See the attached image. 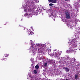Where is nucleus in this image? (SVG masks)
Listing matches in <instances>:
<instances>
[{
    "mask_svg": "<svg viewBox=\"0 0 80 80\" xmlns=\"http://www.w3.org/2000/svg\"><path fill=\"white\" fill-rule=\"evenodd\" d=\"M48 62L49 64H51L52 65H54L55 64V62L54 60L49 59L48 61Z\"/></svg>",
    "mask_w": 80,
    "mask_h": 80,
    "instance_id": "f257e3e1",
    "label": "nucleus"
},
{
    "mask_svg": "<svg viewBox=\"0 0 80 80\" xmlns=\"http://www.w3.org/2000/svg\"><path fill=\"white\" fill-rule=\"evenodd\" d=\"M65 13L66 16V18H67V19H70V13H69L67 11H66L65 12Z\"/></svg>",
    "mask_w": 80,
    "mask_h": 80,
    "instance_id": "f03ea898",
    "label": "nucleus"
},
{
    "mask_svg": "<svg viewBox=\"0 0 80 80\" xmlns=\"http://www.w3.org/2000/svg\"><path fill=\"white\" fill-rule=\"evenodd\" d=\"M41 50L43 51V50H47V47H46V45L45 44H44L42 46L40 47Z\"/></svg>",
    "mask_w": 80,
    "mask_h": 80,
    "instance_id": "7ed1b4c3",
    "label": "nucleus"
},
{
    "mask_svg": "<svg viewBox=\"0 0 80 80\" xmlns=\"http://www.w3.org/2000/svg\"><path fill=\"white\" fill-rule=\"evenodd\" d=\"M27 10H28V12H29V15H30V14L32 13V9H31V7H27Z\"/></svg>",
    "mask_w": 80,
    "mask_h": 80,
    "instance_id": "20e7f679",
    "label": "nucleus"
},
{
    "mask_svg": "<svg viewBox=\"0 0 80 80\" xmlns=\"http://www.w3.org/2000/svg\"><path fill=\"white\" fill-rule=\"evenodd\" d=\"M27 2L28 4L29 5H31V7H33V6H32V0H27Z\"/></svg>",
    "mask_w": 80,
    "mask_h": 80,
    "instance_id": "39448f33",
    "label": "nucleus"
},
{
    "mask_svg": "<svg viewBox=\"0 0 80 80\" xmlns=\"http://www.w3.org/2000/svg\"><path fill=\"white\" fill-rule=\"evenodd\" d=\"M54 56L56 57H59L60 54L58 53V52H56L54 55Z\"/></svg>",
    "mask_w": 80,
    "mask_h": 80,
    "instance_id": "423d86ee",
    "label": "nucleus"
},
{
    "mask_svg": "<svg viewBox=\"0 0 80 80\" xmlns=\"http://www.w3.org/2000/svg\"><path fill=\"white\" fill-rule=\"evenodd\" d=\"M49 2H52L53 3H56V0H48Z\"/></svg>",
    "mask_w": 80,
    "mask_h": 80,
    "instance_id": "0eeeda50",
    "label": "nucleus"
},
{
    "mask_svg": "<svg viewBox=\"0 0 80 80\" xmlns=\"http://www.w3.org/2000/svg\"><path fill=\"white\" fill-rule=\"evenodd\" d=\"M37 2V0H32V6H34L35 5V2Z\"/></svg>",
    "mask_w": 80,
    "mask_h": 80,
    "instance_id": "6e6552de",
    "label": "nucleus"
},
{
    "mask_svg": "<svg viewBox=\"0 0 80 80\" xmlns=\"http://www.w3.org/2000/svg\"><path fill=\"white\" fill-rule=\"evenodd\" d=\"M65 70L66 72H69V69L67 67H66Z\"/></svg>",
    "mask_w": 80,
    "mask_h": 80,
    "instance_id": "1a4fd4ad",
    "label": "nucleus"
},
{
    "mask_svg": "<svg viewBox=\"0 0 80 80\" xmlns=\"http://www.w3.org/2000/svg\"><path fill=\"white\" fill-rule=\"evenodd\" d=\"M75 80H77L78 78H78V74H76L75 75Z\"/></svg>",
    "mask_w": 80,
    "mask_h": 80,
    "instance_id": "9d476101",
    "label": "nucleus"
},
{
    "mask_svg": "<svg viewBox=\"0 0 80 80\" xmlns=\"http://www.w3.org/2000/svg\"><path fill=\"white\" fill-rule=\"evenodd\" d=\"M46 52H48L49 53H50L51 50H50L49 49H48L46 50Z\"/></svg>",
    "mask_w": 80,
    "mask_h": 80,
    "instance_id": "9b49d317",
    "label": "nucleus"
},
{
    "mask_svg": "<svg viewBox=\"0 0 80 80\" xmlns=\"http://www.w3.org/2000/svg\"><path fill=\"white\" fill-rule=\"evenodd\" d=\"M37 46H38V47H41L42 46V44H37Z\"/></svg>",
    "mask_w": 80,
    "mask_h": 80,
    "instance_id": "f8f14e48",
    "label": "nucleus"
},
{
    "mask_svg": "<svg viewBox=\"0 0 80 80\" xmlns=\"http://www.w3.org/2000/svg\"><path fill=\"white\" fill-rule=\"evenodd\" d=\"M38 72H37V70H34L33 71V73H34V74H37V73Z\"/></svg>",
    "mask_w": 80,
    "mask_h": 80,
    "instance_id": "ddd939ff",
    "label": "nucleus"
},
{
    "mask_svg": "<svg viewBox=\"0 0 80 80\" xmlns=\"http://www.w3.org/2000/svg\"><path fill=\"white\" fill-rule=\"evenodd\" d=\"M35 68H36L37 69H38L39 68V66L38 65H36L35 66Z\"/></svg>",
    "mask_w": 80,
    "mask_h": 80,
    "instance_id": "4468645a",
    "label": "nucleus"
},
{
    "mask_svg": "<svg viewBox=\"0 0 80 80\" xmlns=\"http://www.w3.org/2000/svg\"><path fill=\"white\" fill-rule=\"evenodd\" d=\"M75 60H76L75 58H73L72 59L71 61L72 62H75Z\"/></svg>",
    "mask_w": 80,
    "mask_h": 80,
    "instance_id": "2eb2a0df",
    "label": "nucleus"
},
{
    "mask_svg": "<svg viewBox=\"0 0 80 80\" xmlns=\"http://www.w3.org/2000/svg\"><path fill=\"white\" fill-rule=\"evenodd\" d=\"M68 43L69 45L72 44V41L70 40Z\"/></svg>",
    "mask_w": 80,
    "mask_h": 80,
    "instance_id": "dca6fc26",
    "label": "nucleus"
},
{
    "mask_svg": "<svg viewBox=\"0 0 80 80\" xmlns=\"http://www.w3.org/2000/svg\"><path fill=\"white\" fill-rule=\"evenodd\" d=\"M44 67H46L48 63L47 62H46L44 63Z\"/></svg>",
    "mask_w": 80,
    "mask_h": 80,
    "instance_id": "f3484780",
    "label": "nucleus"
},
{
    "mask_svg": "<svg viewBox=\"0 0 80 80\" xmlns=\"http://www.w3.org/2000/svg\"><path fill=\"white\" fill-rule=\"evenodd\" d=\"M49 6L51 7V6H52V5H53V4L52 3H50L49 4Z\"/></svg>",
    "mask_w": 80,
    "mask_h": 80,
    "instance_id": "a211bd4d",
    "label": "nucleus"
},
{
    "mask_svg": "<svg viewBox=\"0 0 80 80\" xmlns=\"http://www.w3.org/2000/svg\"><path fill=\"white\" fill-rule=\"evenodd\" d=\"M71 62L72 64V65H73V64H74V61H71Z\"/></svg>",
    "mask_w": 80,
    "mask_h": 80,
    "instance_id": "6ab92c4d",
    "label": "nucleus"
},
{
    "mask_svg": "<svg viewBox=\"0 0 80 80\" xmlns=\"http://www.w3.org/2000/svg\"><path fill=\"white\" fill-rule=\"evenodd\" d=\"M30 34H31V35H33V32H30Z\"/></svg>",
    "mask_w": 80,
    "mask_h": 80,
    "instance_id": "aec40b11",
    "label": "nucleus"
},
{
    "mask_svg": "<svg viewBox=\"0 0 80 80\" xmlns=\"http://www.w3.org/2000/svg\"><path fill=\"white\" fill-rule=\"evenodd\" d=\"M65 68H66V67H64L62 68V69H64V70H65Z\"/></svg>",
    "mask_w": 80,
    "mask_h": 80,
    "instance_id": "412c9836",
    "label": "nucleus"
},
{
    "mask_svg": "<svg viewBox=\"0 0 80 80\" xmlns=\"http://www.w3.org/2000/svg\"><path fill=\"white\" fill-rule=\"evenodd\" d=\"M8 54H6V55L5 56V57H8Z\"/></svg>",
    "mask_w": 80,
    "mask_h": 80,
    "instance_id": "4be33fe9",
    "label": "nucleus"
},
{
    "mask_svg": "<svg viewBox=\"0 0 80 80\" xmlns=\"http://www.w3.org/2000/svg\"><path fill=\"white\" fill-rule=\"evenodd\" d=\"M1 60H2V61H3V60H5V59L3 58V59H1Z\"/></svg>",
    "mask_w": 80,
    "mask_h": 80,
    "instance_id": "5701e85b",
    "label": "nucleus"
},
{
    "mask_svg": "<svg viewBox=\"0 0 80 80\" xmlns=\"http://www.w3.org/2000/svg\"><path fill=\"white\" fill-rule=\"evenodd\" d=\"M54 14V13H52L51 14L52 15H53V14Z\"/></svg>",
    "mask_w": 80,
    "mask_h": 80,
    "instance_id": "b1692460",
    "label": "nucleus"
},
{
    "mask_svg": "<svg viewBox=\"0 0 80 80\" xmlns=\"http://www.w3.org/2000/svg\"><path fill=\"white\" fill-rule=\"evenodd\" d=\"M68 0H65V1H67Z\"/></svg>",
    "mask_w": 80,
    "mask_h": 80,
    "instance_id": "393cba45",
    "label": "nucleus"
},
{
    "mask_svg": "<svg viewBox=\"0 0 80 80\" xmlns=\"http://www.w3.org/2000/svg\"><path fill=\"white\" fill-rule=\"evenodd\" d=\"M66 80H68V79H66Z\"/></svg>",
    "mask_w": 80,
    "mask_h": 80,
    "instance_id": "a878e982",
    "label": "nucleus"
},
{
    "mask_svg": "<svg viewBox=\"0 0 80 80\" xmlns=\"http://www.w3.org/2000/svg\"><path fill=\"white\" fill-rule=\"evenodd\" d=\"M24 29H25V28H24Z\"/></svg>",
    "mask_w": 80,
    "mask_h": 80,
    "instance_id": "bb28decb",
    "label": "nucleus"
},
{
    "mask_svg": "<svg viewBox=\"0 0 80 80\" xmlns=\"http://www.w3.org/2000/svg\"><path fill=\"white\" fill-rule=\"evenodd\" d=\"M6 60H7V58L6 59Z\"/></svg>",
    "mask_w": 80,
    "mask_h": 80,
    "instance_id": "cd10ccee",
    "label": "nucleus"
}]
</instances>
